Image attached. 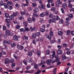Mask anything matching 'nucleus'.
Returning <instances> with one entry per match:
<instances>
[{"mask_svg":"<svg viewBox=\"0 0 74 74\" xmlns=\"http://www.w3.org/2000/svg\"><path fill=\"white\" fill-rule=\"evenodd\" d=\"M58 3H56V7H58L59 6V4L62 5V2L60 1V0H58Z\"/></svg>","mask_w":74,"mask_h":74,"instance_id":"2","label":"nucleus"},{"mask_svg":"<svg viewBox=\"0 0 74 74\" xmlns=\"http://www.w3.org/2000/svg\"><path fill=\"white\" fill-rule=\"evenodd\" d=\"M4 5V3L3 2V1H1L0 2V6H3V5Z\"/></svg>","mask_w":74,"mask_h":74,"instance_id":"29","label":"nucleus"},{"mask_svg":"<svg viewBox=\"0 0 74 74\" xmlns=\"http://www.w3.org/2000/svg\"><path fill=\"white\" fill-rule=\"evenodd\" d=\"M47 8H50V3H48L47 4Z\"/></svg>","mask_w":74,"mask_h":74,"instance_id":"44","label":"nucleus"},{"mask_svg":"<svg viewBox=\"0 0 74 74\" xmlns=\"http://www.w3.org/2000/svg\"><path fill=\"white\" fill-rule=\"evenodd\" d=\"M32 21H33V22H36V18H35L34 17H33L32 18Z\"/></svg>","mask_w":74,"mask_h":74,"instance_id":"39","label":"nucleus"},{"mask_svg":"<svg viewBox=\"0 0 74 74\" xmlns=\"http://www.w3.org/2000/svg\"><path fill=\"white\" fill-rule=\"evenodd\" d=\"M13 39L15 41H18V37L16 35H15L13 37Z\"/></svg>","mask_w":74,"mask_h":74,"instance_id":"7","label":"nucleus"},{"mask_svg":"<svg viewBox=\"0 0 74 74\" xmlns=\"http://www.w3.org/2000/svg\"><path fill=\"white\" fill-rule=\"evenodd\" d=\"M40 30L41 32H45V30L42 29V28H40Z\"/></svg>","mask_w":74,"mask_h":74,"instance_id":"58","label":"nucleus"},{"mask_svg":"<svg viewBox=\"0 0 74 74\" xmlns=\"http://www.w3.org/2000/svg\"><path fill=\"white\" fill-rule=\"evenodd\" d=\"M69 16L70 18H73V14H71L69 15Z\"/></svg>","mask_w":74,"mask_h":74,"instance_id":"47","label":"nucleus"},{"mask_svg":"<svg viewBox=\"0 0 74 74\" xmlns=\"http://www.w3.org/2000/svg\"><path fill=\"white\" fill-rule=\"evenodd\" d=\"M28 10L29 11H32V8L31 7H29L28 8Z\"/></svg>","mask_w":74,"mask_h":74,"instance_id":"33","label":"nucleus"},{"mask_svg":"<svg viewBox=\"0 0 74 74\" xmlns=\"http://www.w3.org/2000/svg\"><path fill=\"white\" fill-rule=\"evenodd\" d=\"M67 6L66 3H63L62 4V7L63 8H64V9H66L67 8Z\"/></svg>","mask_w":74,"mask_h":74,"instance_id":"4","label":"nucleus"},{"mask_svg":"<svg viewBox=\"0 0 74 74\" xmlns=\"http://www.w3.org/2000/svg\"><path fill=\"white\" fill-rule=\"evenodd\" d=\"M68 7L69 8H72L73 7V5L71 3H69L68 5Z\"/></svg>","mask_w":74,"mask_h":74,"instance_id":"31","label":"nucleus"},{"mask_svg":"<svg viewBox=\"0 0 74 74\" xmlns=\"http://www.w3.org/2000/svg\"><path fill=\"white\" fill-rule=\"evenodd\" d=\"M19 15V13L18 12H13V15H11L9 17L10 20H14V16L15 17L16 16H18Z\"/></svg>","mask_w":74,"mask_h":74,"instance_id":"1","label":"nucleus"},{"mask_svg":"<svg viewBox=\"0 0 74 74\" xmlns=\"http://www.w3.org/2000/svg\"><path fill=\"white\" fill-rule=\"evenodd\" d=\"M7 71H9V72H12V71H14V72H15V71L11 70H7Z\"/></svg>","mask_w":74,"mask_h":74,"instance_id":"43","label":"nucleus"},{"mask_svg":"<svg viewBox=\"0 0 74 74\" xmlns=\"http://www.w3.org/2000/svg\"><path fill=\"white\" fill-rule=\"evenodd\" d=\"M50 52L51 51H50V50L49 49L47 50L46 51V54L47 55H49L50 53Z\"/></svg>","mask_w":74,"mask_h":74,"instance_id":"13","label":"nucleus"},{"mask_svg":"<svg viewBox=\"0 0 74 74\" xmlns=\"http://www.w3.org/2000/svg\"><path fill=\"white\" fill-rule=\"evenodd\" d=\"M66 20L67 22H69L70 19H69V17H67L66 18Z\"/></svg>","mask_w":74,"mask_h":74,"instance_id":"53","label":"nucleus"},{"mask_svg":"<svg viewBox=\"0 0 74 74\" xmlns=\"http://www.w3.org/2000/svg\"><path fill=\"white\" fill-rule=\"evenodd\" d=\"M8 5H10L12 4V2L11 1H8Z\"/></svg>","mask_w":74,"mask_h":74,"instance_id":"35","label":"nucleus"},{"mask_svg":"<svg viewBox=\"0 0 74 74\" xmlns=\"http://www.w3.org/2000/svg\"><path fill=\"white\" fill-rule=\"evenodd\" d=\"M5 33L6 35L10 36V32L9 30H7L5 32Z\"/></svg>","mask_w":74,"mask_h":74,"instance_id":"11","label":"nucleus"},{"mask_svg":"<svg viewBox=\"0 0 74 74\" xmlns=\"http://www.w3.org/2000/svg\"><path fill=\"white\" fill-rule=\"evenodd\" d=\"M28 54L29 56L31 57L32 56V53L31 52H29L28 53Z\"/></svg>","mask_w":74,"mask_h":74,"instance_id":"21","label":"nucleus"},{"mask_svg":"<svg viewBox=\"0 0 74 74\" xmlns=\"http://www.w3.org/2000/svg\"><path fill=\"white\" fill-rule=\"evenodd\" d=\"M5 21L6 22H7V23H10V20L8 18L6 19Z\"/></svg>","mask_w":74,"mask_h":74,"instance_id":"18","label":"nucleus"},{"mask_svg":"<svg viewBox=\"0 0 74 74\" xmlns=\"http://www.w3.org/2000/svg\"><path fill=\"white\" fill-rule=\"evenodd\" d=\"M33 70H32L30 72L29 71H26L25 72V73H33Z\"/></svg>","mask_w":74,"mask_h":74,"instance_id":"25","label":"nucleus"},{"mask_svg":"<svg viewBox=\"0 0 74 74\" xmlns=\"http://www.w3.org/2000/svg\"><path fill=\"white\" fill-rule=\"evenodd\" d=\"M14 60L12 59L10 60V62L11 63H14Z\"/></svg>","mask_w":74,"mask_h":74,"instance_id":"60","label":"nucleus"},{"mask_svg":"<svg viewBox=\"0 0 74 74\" xmlns=\"http://www.w3.org/2000/svg\"><path fill=\"white\" fill-rule=\"evenodd\" d=\"M37 53L38 56H40L41 55V52H40V51L38 50L37 52Z\"/></svg>","mask_w":74,"mask_h":74,"instance_id":"19","label":"nucleus"},{"mask_svg":"<svg viewBox=\"0 0 74 74\" xmlns=\"http://www.w3.org/2000/svg\"><path fill=\"white\" fill-rule=\"evenodd\" d=\"M57 52L58 55H62V53H63V51L62 50H59Z\"/></svg>","mask_w":74,"mask_h":74,"instance_id":"10","label":"nucleus"},{"mask_svg":"<svg viewBox=\"0 0 74 74\" xmlns=\"http://www.w3.org/2000/svg\"><path fill=\"white\" fill-rule=\"evenodd\" d=\"M3 43L4 45H5L7 44H11V40H8V41L4 40Z\"/></svg>","mask_w":74,"mask_h":74,"instance_id":"3","label":"nucleus"},{"mask_svg":"<svg viewBox=\"0 0 74 74\" xmlns=\"http://www.w3.org/2000/svg\"><path fill=\"white\" fill-rule=\"evenodd\" d=\"M4 5L5 8H8V4L5 3L4 4Z\"/></svg>","mask_w":74,"mask_h":74,"instance_id":"32","label":"nucleus"},{"mask_svg":"<svg viewBox=\"0 0 74 74\" xmlns=\"http://www.w3.org/2000/svg\"><path fill=\"white\" fill-rule=\"evenodd\" d=\"M49 39V40H51V36L49 35L47 37Z\"/></svg>","mask_w":74,"mask_h":74,"instance_id":"50","label":"nucleus"},{"mask_svg":"<svg viewBox=\"0 0 74 74\" xmlns=\"http://www.w3.org/2000/svg\"><path fill=\"white\" fill-rule=\"evenodd\" d=\"M41 7L42 9H43L44 10L45 9V6L44 4H41Z\"/></svg>","mask_w":74,"mask_h":74,"instance_id":"15","label":"nucleus"},{"mask_svg":"<svg viewBox=\"0 0 74 74\" xmlns=\"http://www.w3.org/2000/svg\"><path fill=\"white\" fill-rule=\"evenodd\" d=\"M67 46H68L67 45L66 43H64L63 45V47H67Z\"/></svg>","mask_w":74,"mask_h":74,"instance_id":"46","label":"nucleus"},{"mask_svg":"<svg viewBox=\"0 0 74 74\" xmlns=\"http://www.w3.org/2000/svg\"><path fill=\"white\" fill-rule=\"evenodd\" d=\"M67 34L69 35L70 34V30H68L66 31Z\"/></svg>","mask_w":74,"mask_h":74,"instance_id":"51","label":"nucleus"},{"mask_svg":"<svg viewBox=\"0 0 74 74\" xmlns=\"http://www.w3.org/2000/svg\"><path fill=\"white\" fill-rule=\"evenodd\" d=\"M10 62V59H9V58L6 59L5 60V63H6V64H9Z\"/></svg>","mask_w":74,"mask_h":74,"instance_id":"6","label":"nucleus"},{"mask_svg":"<svg viewBox=\"0 0 74 74\" xmlns=\"http://www.w3.org/2000/svg\"><path fill=\"white\" fill-rule=\"evenodd\" d=\"M23 38L24 40H26V41H27V40L28 39V37L26 36H23Z\"/></svg>","mask_w":74,"mask_h":74,"instance_id":"14","label":"nucleus"},{"mask_svg":"<svg viewBox=\"0 0 74 74\" xmlns=\"http://www.w3.org/2000/svg\"><path fill=\"white\" fill-rule=\"evenodd\" d=\"M32 43L34 44H36V41H35V40H34L32 41Z\"/></svg>","mask_w":74,"mask_h":74,"instance_id":"62","label":"nucleus"},{"mask_svg":"<svg viewBox=\"0 0 74 74\" xmlns=\"http://www.w3.org/2000/svg\"><path fill=\"white\" fill-rule=\"evenodd\" d=\"M62 58L63 60H65V59H66V56H62Z\"/></svg>","mask_w":74,"mask_h":74,"instance_id":"56","label":"nucleus"},{"mask_svg":"<svg viewBox=\"0 0 74 74\" xmlns=\"http://www.w3.org/2000/svg\"><path fill=\"white\" fill-rule=\"evenodd\" d=\"M44 16H45V14L44 12L40 14V16L41 17H44Z\"/></svg>","mask_w":74,"mask_h":74,"instance_id":"16","label":"nucleus"},{"mask_svg":"<svg viewBox=\"0 0 74 74\" xmlns=\"http://www.w3.org/2000/svg\"><path fill=\"white\" fill-rule=\"evenodd\" d=\"M57 69V68H56L53 69V73H56Z\"/></svg>","mask_w":74,"mask_h":74,"instance_id":"37","label":"nucleus"},{"mask_svg":"<svg viewBox=\"0 0 74 74\" xmlns=\"http://www.w3.org/2000/svg\"><path fill=\"white\" fill-rule=\"evenodd\" d=\"M46 63L48 65L51 64V60L50 59L47 60H46Z\"/></svg>","mask_w":74,"mask_h":74,"instance_id":"5","label":"nucleus"},{"mask_svg":"<svg viewBox=\"0 0 74 74\" xmlns=\"http://www.w3.org/2000/svg\"><path fill=\"white\" fill-rule=\"evenodd\" d=\"M53 14H51L49 15V17L50 18H53Z\"/></svg>","mask_w":74,"mask_h":74,"instance_id":"48","label":"nucleus"},{"mask_svg":"<svg viewBox=\"0 0 74 74\" xmlns=\"http://www.w3.org/2000/svg\"><path fill=\"white\" fill-rule=\"evenodd\" d=\"M45 15H46V16H48L49 15V12L47 11H46L45 12Z\"/></svg>","mask_w":74,"mask_h":74,"instance_id":"28","label":"nucleus"},{"mask_svg":"<svg viewBox=\"0 0 74 74\" xmlns=\"http://www.w3.org/2000/svg\"><path fill=\"white\" fill-rule=\"evenodd\" d=\"M32 6L33 7H36L37 6V4L36 3H32Z\"/></svg>","mask_w":74,"mask_h":74,"instance_id":"20","label":"nucleus"},{"mask_svg":"<svg viewBox=\"0 0 74 74\" xmlns=\"http://www.w3.org/2000/svg\"><path fill=\"white\" fill-rule=\"evenodd\" d=\"M5 15L6 18H8L9 17V15L7 13H5Z\"/></svg>","mask_w":74,"mask_h":74,"instance_id":"40","label":"nucleus"},{"mask_svg":"<svg viewBox=\"0 0 74 74\" xmlns=\"http://www.w3.org/2000/svg\"><path fill=\"white\" fill-rule=\"evenodd\" d=\"M47 1L49 3H52L53 2V0H49Z\"/></svg>","mask_w":74,"mask_h":74,"instance_id":"57","label":"nucleus"},{"mask_svg":"<svg viewBox=\"0 0 74 74\" xmlns=\"http://www.w3.org/2000/svg\"><path fill=\"white\" fill-rule=\"evenodd\" d=\"M36 36H39L40 35H41V34H40V32H36Z\"/></svg>","mask_w":74,"mask_h":74,"instance_id":"41","label":"nucleus"},{"mask_svg":"<svg viewBox=\"0 0 74 74\" xmlns=\"http://www.w3.org/2000/svg\"><path fill=\"white\" fill-rule=\"evenodd\" d=\"M34 12H38L39 11V10L37 8H35L34 10Z\"/></svg>","mask_w":74,"mask_h":74,"instance_id":"8","label":"nucleus"},{"mask_svg":"<svg viewBox=\"0 0 74 74\" xmlns=\"http://www.w3.org/2000/svg\"><path fill=\"white\" fill-rule=\"evenodd\" d=\"M34 67L35 69H37L38 68V65L36 64L34 65Z\"/></svg>","mask_w":74,"mask_h":74,"instance_id":"38","label":"nucleus"},{"mask_svg":"<svg viewBox=\"0 0 74 74\" xmlns=\"http://www.w3.org/2000/svg\"><path fill=\"white\" fill-rule=\"evenodd\" d=\"M56 20H59L60 19V18H59V17L58 16H56Z\"/></svg>","mask_w":74,"mask_h":74,"instance_id":"52","label":"nucleus"},{"mask_svg":"<svg viewBox=\"0 0 74 74\" xmlns=\"http://www.w3.org/2000/svg\"><path fill=\"white\" fill-rule=\"evenodd\" d=\"M13 56L14 57V58L16 59H18V57L16 56V55L15 54H14L13 55Z\"/></svg>","mask_w":74,"mask_h":74,"instance_id":"42","label":"nucleus"},{"mask_svg":"<svg viewBox=\"0 0 74 74\" xmlns=\"http://www.w3.org/2000/svg\"><path fill=\"white\" fill-rule=\"evenodd\" d=\"M57 47L58 49H60L62 48V46L58 45L57 46Z\"/></svg>","mask_w":74,"mask_h":74,"instance_id":"63","label":"nucleus"},{"mask_svg":"<svg viewBox=\"0 0 74 74\" xmlns=\"http://www.w3.org/2000/svg\"><path fill=\"white\" fill-rule=\"evenodd\" d=\"M56 62H60V59L59 58H57L56 59Z\"/></svg>","mask_w":74,"mask_h":74,"instance_id":"27","label":"nucleus"},{"mask_svg":"<svg viewBox=\"0 0 74 74\" xmlns=\"http://www.w3.org/2000/svg\"><path fill=\"white\" fill-rule=\"evenodd\" d=\"M28 22L29 23H32V19L30 18H28Z\"/></svg>","mask_w":74,"mask_h":74,"instance_id":"24","label":"nucleus"},{"mask_svg":"<svg viewBox=\"0 0 74 74\" xmlns=\"http://www.w3.org/2000/svg\"><path fill=\"white\" fill-rule=\"evenodd\" d=\"M50 36H53V32L51 31L50 32Z\"/></svg>","mask_w":74,"mask_h":74,"instance_id":"54","label":"nucleus"},{"mask_svg":"<svg viewBox=\"0 0 74 74\" xmlns=\"http://www.w3.org/2000/svg\"><path fill=\"white\" fill-rule=\"evenodd\" d=\"M41 73V71L39 70H38L35 73L36 74H39L40 73Z\"/></svg>","mask_w":74,"mask_h":74,"instance_id":"23","label":"nucleus"},{"mask_svg":"<svg viewBox=\"0 0 74 74\" xmlns=\"http://www.w3.org/2000/svg\"><path fill=\"white\" fill-rule=\"evenodd\" d=\"M71 35H74V31H71Z\"/></svg>","mask_w":74,"mask_h":74,"instance_id":"64","label":"nucleus"},{"mask_svg":"<svg viewBox=\"0 0 74 74\" xmlns=\"http://www.w3.org/2000/svg\"><path fill=\"white\" fill-rule=\"evenodd\" d=\"M60 24H62L63 23V20L61 19L59 22Z\"/></svg>","mask_w":74,"mask_h":74,"instance_id":"22","label":"nucleus"},{"mask_svg":"<svg viewBox=\"0 0 74 74\" xmlns=\"http://www.w3.org/2000/svg\"><path fill=\"white\" fill-rule=\"evenodd\" d=\"M16 46V44L15 43H13L11 44L12 47H15Z\"/></svg>","mask_w":74,"mask_h":74,"instance_id":"45","label":"nucleus"},{"mask_svg":"<svg viewBox=\"0 0 74 74\" xmlns=\"http://www.w3.org/2000/svg\"><path fill=\"white\" fill-rule=\"evenodd\" d=\"M27 61L29 63H31L32 62V59L30 58H29L28 59Z\"/></svg>","mask_w":74,"mask_h":74,"instance_id":"34","label":"nucleus"},{"mask_svg":"<svg viewBox=\"0 0 74 74\" xmlns=\"http://www.w3.org/2000/svg\"><path fill=\"white\" fill-rule=\"evenodd\" d=\"M51 10L52 11H55L56 10V8L55 7H52L51 9Z\"/></svg>","mask_w":74,"mask_h":74,"instance_id":"30","label":"nucleus"},{"mask_svg":"<svg viewBox=\"0 0 74 74\" xmlns=\"http://www.w3.org/2000/svg\"><path fill=\"white\" fill-rule=\"evenodd\" d=\"M16 7L17 8H19V5H18V4H16Z\"/></svg>","mask_w":74,"mask_h":74,"instance_id":"59","label":"nucleus"},{"mask_svg":"<svg viewBox=\"0 0 74 74\" xmlns=\"http://www.w3.org/2000/svg\"><path fill=\"white\" fill-rule=\"evenodd\" d=\"M55 55V51H53V54L50 56V58L51 59H52V58H54V55Z\"/></svg>","mask_w":74,"mask_h":74,"instance_id":"9","label":"nucleus"},{"mask_svg":"<svg viewBox=\"0 0 74 74\" xmlns=\"http://www.w3.org/2000/svg\"><path fill=\"white\" fill-rule=\"evenodd\" d=\"M73 11V12H74V8H72L71 9H70V12H71V11Z\"/></svg>","mask_w":74,"mask_h":74,"instance_id":"55","label":"nucleus"},{"mask_svg":"<svg viewBox=\"0 0 74 74\" xmlns=\"http://www.w3.org/2000/svg\"><path fill=\"white\" fill-rule=\"evenodd\" d=\"M20 27L21 26L19 25H16V29H19Z\"/></svg>","mask_w":74,"mask_h":74,"instance_id":"26","label":"nucleus"},{"mask_svg":"<svg viewBox=\"0 0 74 74\" xmlns=\"http://www.w3.org/2000/svg\"><path fill=\"white\" fill-rule=\"evenodd\" d=\"M58 36H62L63 35V32L61 31H59L58 32Z\"/></svg>","mask_w":74,"mask_h":74,"instance_id":"12","label":"nucleus"},{"mask_svg":"<svg viewBox=\"0 0 74 74\" xmlns=\"http://www.w3.org/2000/svg\"><path fill=\"white\" fill-rule=\"evenodd\" d=\"M19 19H20V20L24 19V17L23 16H20L19 17Z\"/></svg>","mask_w":74,"mask_h":74,"instance_id":"49","label":"nucleus"},{"mask_svg":"<svg viewBox=\"0 0 74 74\" xmlns=\"http://www.w3.org/2000/svg\"><path fill=\"white\" fill-rule=\"evenodd\" d=\"M56 20L55 18H53L52 20V22H53V23H55V22H56Z\"/></svg>","mask_w":74,"mask_h":74,"instance_id":"61","label":"nucleus"},{"mask_svg":"<svg viewBox=\"0 0 74 74\" xmlns=\"http://www.w3.org/2000/svg\"><path fill=\"white\" fill-rule=\"evenodd\" d=\"M36 34L34 33L33 34L32 37L33 38H35L36 37Z\"/></svg>","mask_w":74,"mask_h":74,"instance_id":"17","label":"nucleus"},{"mask_svg":"<svg viewBox=\"0 0 74 74\" xmlns=\"http://www.w3.org/2000/svg\"><path fill=\"white\" fill-rule=\"evenodd\" d=\"M21 15H24L26 14V13H25V12H21Z\"/></svg>","mask_w":74,"mask_h":74,"instance_id":"36","label":"nucleus"}]
</instances>
